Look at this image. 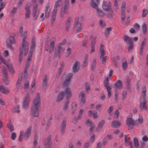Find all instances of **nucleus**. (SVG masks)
Returning a JSON list of instances; mask_svg holds the SVG:
<instances>
[{
    "label": "nucleus",
    "mask_w": 148,
    "mask_h": 148,
    "mask_svg": "<svg viewBox=\"0 0 148 148\" xmlns=\"http://www.w3.org/2000/svg\"><path fill=\"white\" fill-rule=\"evenodd\" d=\"M108 11L109 12L107 14L108 17L109 18H112L114 14L113 10L111 8Z\"/></svg>",
    "instance_id": "obj_39"
},
{
    "label": "nucleus",
    "mask_w": 148,
    "mask_h": 148,
    "mask_svg": "<svg viewBox=\"0 0 148 148\" xmlns=\"http://www.w3.org/2000/svg\"><path fill=\"white\" fill-rule=\"evenodd\" d=\"M104 46L102 44H101L100 48V51L101 53L100 58L101 59L102 64H105L106 61L107 59V56H105L104 57L105 54V52L104 49Z\"/></svg>",
    "instance_id": "obj_5"
},
{
    "label": "nucleus",
    "mask_w": 148,
    "mask_h": 148,
    "mask_svg": "<svg viewBox=\"0 0 148 148\" xmlns=\"http://www.w3.org/2000/svg\"><path fill=\"white\" fill-rule=\"evenodd\" d=\"M31 6L30 3H28L26 5L25 7V9L26 12H30V7Z\"/></svg>",
    "instance_id": "obj_45"
},
{
    "label": "nucleus",
    "mask_w": 148,
    "mask_h": 148,
    "mask_svg": "<svg viewBox=\"0 0 148 148\" xmlns=\"http://www.w3.org/2000/svg\"><path fill=\"white\" fill-rule=\"evenodd\" d=\"M112 88H111L107 89V90L108 92V98H110L111 96V89Z\"/></svg>",
    "instance_id": "obj_56"
},
{
    "label": "nucleus",
    "mask_w": 148,
    "mask_h": 148,
    "mask_svg": "<svg viewBox=\"0 0 148 148\" xmlns=\"http://www.w3.org/2000/svg\"><path fill=\"white\" fill-rule=\"evenodd\" d=\"M75 20L74 27V28L77 27V29L76 30V32L78 33L82 30L83 27L82 23L79 22V18L78 17L76 18Z\"/></svg>",
    "instance_id": "obj_8"
},
{
    "label": "nucleus",
    "mask_w": 148,
    "mask_h": 148,
    "mask_svg": "<svg viewBox=\"0 0 148 148\" xmlns=\"http://www.w3.org/2000/svg\"><path fill=\"white\" fill-rule=\"evenodd\" d=\"M61 3H59L57 1L56 2L54 5V10H56V12H57L58 10L57 8L60 5Z\"/></svg>",
    "instance_id": "obj_60"
},
{
    "label": "nucleus",
    "mask_w": 148,
    "mask_h": 148,
    "mask_svg": "<svg viewBox=\"0 0 148 148\" xmlns=\"http://www.w3.org/2000/svg\"><path fill=\"white\" fill-rule=\"evenodd\" d=\"M40 96L37 93L36 98L33 101L32 104L31 112L33 116L38 117L39 116V108L40 107Z\"/></svg>",
    "instance_id": "obj_2"
},
{
    "label": "nucleus",
    "mask_w": 148,
    "mask_h": 148,
    "mask_svg": "<svg viewBox=\"0 0 148 148\" xmlns=\"http://www.w3.org/2000/svg\"><path fill=\"white\" fill-rule=\"evenodd\" d=\"M129 45L128 47V50L129 51H130V50H132L133 49L134 46H133V41L131 42H129Z\"/></svg>",
    "instance_id": "obj_50"
},
{
    "label": "nucleus",
    "mask_w": 148,
    "mask_h": 148,
    "mask_svg": "<svg viewBox=\"0 0 148 148\" xmlns=\"http://www.w3.org/2000/svg\"><path fill=\"white\" fill-rule=\"evenodd\" d=\"M92 123V121H90L89 119L86 120V124L88 127H89L90 125Z\"/></svg>",
    "instance_id": "obj_64"
},
{
    "label": "nucleus",
    "mask_w": 148,
    "mask_h": 148,
    "mask_svg": "<svg viewBox=\"0 0 148 148\" xmlns=\"http://www.w3.org/2000/svg\"><path fill=\"white\" fill-rule=\"evenodd\" d=\"M122 66L123 69L124 70H125L127 67V61H125L124 62H123Z\"/></svg>",
    "instance_id": "obj_53"
},
{
    "label": "nucleus",
    "mask_w": 148,
    "mask_h": 148,
    "mask_svg": "<svg viewBox=\"0 0 148 148\" xmlns=\"http://www.w3.org/2000/svg\"><path fill=\"white\" fill-rule=\"evenodd\" d=\"M64 95H65L66 96L67 99L68 100V99L70 98L71 96V91L69 88H67L64 90Z\"/></svg>",
    "instance_id": "obj_23"
},
{
    "label": "nucleus",
    "mask_w": 148,
    "mask_h": 148,
    "mask_svg": "<svg viewBox=\"0 0 148 148\" xmlns=\"http://www.w3.org/2000/svg\"><path fill=\"white\" fill-rule=\"evenodd\" d=\"M33 53H32V51H30L29 54V56L27 58V61H30L31 60L32 58V55Z\"/></svg>",
    "instance_id": "obj_52"
},
{
    "label": "nucleus",
    "mask_w": 148,
    "mask_h": 148,
    "mask_svg": "<svg viewBox=\"0 0 148 148\" xmlns=\"http://www.w3.org/2000/svg\"><path fill=\"white\" fill-rule=\"evenodd\" d=\"M0 91L4 94H8L10 91L9 89L7 88H5L2 85H0Z\"/></svg>",
    "instance_id": "obj_25"
},
{
    "label": "nucleus",
    "mask_w": 148,
    "mask_h": 148,
    "mask_svg": "<svg viewBox=\"0 0 148 148\" xmlns=\"http://www.w3.org/2000/svg\"><path fill=\"white\" fill-rule=\"evenodd\" d=\"M50 12V8L49 6H47L45 10V16L48 18L49 16Z\"/></svg>",
    "instance_id": "obj_29"
},
{
    "label": "nucleus",
    "mask_w": 148,
    "mask_h": 148,
    "mask_svg": "<svg viewBox=\"0 0 148 148\" xmlns=\"http://www.w3.org/2000/svg\"><path fill=\"white\" fill-rule=\"evenodd\" d=\"M7 127L10 130V131H13L14 129V126L12 124H7Z\"/></svg>",
    "instance_id": "obj_43"
},
{
    "label": "nucleus",
    "mask_w": 148,
    "mask_h": 148,
    "mask_svg": "<svg viewBox=\"0 0 148 148\" xmlns=\"http://www.w3.org/2000/svg\"><path fill=\"white\" fill-rule=\"evenodd\" d=\"M138 123L137 121H134L131 118L128 117L126 121V124L128 125L131 129L133 128L134 126L137 125Z\"/></svg>",
    "instance_id": "obj_10"
},
{
    "label": "nucleus",
    "mask_w": 148,
    "mask_h": 148,
    "mask_svg": "<svg viewBox=\"0 0 148 148\" xmlns=\"http://www.w3.org/2000/svg\"><path fill=\"white\" fill-rule=\"evenodd\" d=\"M113 138V136L110 134H108L105 137V140L107 139L108 140H110Z\"/></svg>",
    "instance_id": "obj_57"
},
{
    "label": "nucleus",
    "mask_w": 148,
    "mask_h": 148,
    "mask_svg": "<svg viewBox=\"0 0 148 148\" xmlns=\"http://www.w3.org/2000/svg\"><path fill=\"white\" fill-rule=\"evenodd\" d=\"M146 88L145 86H143L142 87V90L141 91V95L142 98L146 99Z\"/></svg>",
    "instance_id": "obj_28"
},
{
    "label": "nucleus",
    "mask_w": 148,
    "mask_h": 148,
    "mask_svg": "<svg viewBox=\"0 0 148 148\" xmlns=\"http://www.w3.org/2000/svg\"><path fill=\"white\" fill-rule=\"evenodd\" d=\"M63 69L59 68L57 72V74H56V77H58L62 73V71Z\"/></svg>",
    "instance_id": "obj_55"
},
{
    "label": "nucleus",
    "mask_w": 148,
    "mask_h": 148,
    "mask_svg": "<svg viewBox=\"0 0 148 148\" xmlns=\"http://www.w3.org/2000/svg\"><path fill=\"white\" fill-rule=\"evenodd\" d=\"M77 104L76 102H74L72 104V114H73L77 108Z\"/></svg>",
    "instance_id": "obj_36"
},
{
    "label": "nucleus",
    "mask_w": 148,
    "mask_h": 148,
    "mask_svg": "<svg viewBox=\"0 0 148 148\" xmlns=\"http://www.w3.org/2000/svg\"><path fill=\"white\" fill-rule=\"evenodd\" d=\"M64 93L63 92H60L57 97L56 101L59 102L61 101L64 98Z\"/></svg>",
    "instance_id": "obj_21"
},
{
    "label": "nucleus",
    "mask_w": 148,
    "mask_h": 148,
    "mask_svg": "<svg viewBox=\"0 0 148 148\" xmlns=\"http://www.w3.org/2000/svg\"><path fill=\"white\" fill-rule=\"evenodd\" d=\"M51 137L49 135L47 138L45 143V148H49V146L52 144Z\"/></svg>",
    "instance_id": "obj_17"
},
{
    "label": "nucleus",
    "mask_w": 148,
    "mask_h": 148,
    "mask_svg": "<svg viewBox=\"0 0 148 148\" xmlns=\"http://www.w3.org/2000/svg\"><path fill=\"white\" fill-rule=\"evenodd\" d=\"M6 66L9 69V71L10 72V73L12 74H13L15 72L14 69L13 68L12 66L11 65H9L8 64H6Z\"/></svg>",
    "instance_id": "obj_38"
},
{
    "label": "nucleus",
    "mask_w": 148,
    "mask_h": 148,
    "mask_svg": "<svg viewBox=\"0 0 148 148\" xmlns=\"http://www.w3.org/2000/svg\"><path fill=\"white\" fill-rule=\"evenodd\" d=\"M83 110L82 109H81L79 110V113L78 114V115L77 117H76L74 119L72 120V122L75 124L76 123L78 119H80L82 115L83 114Z\"/></svg>",
    "instance_id": "obj_18"
},
{
    "label": "nucleus",
    "mask_w": 148,
    "mask_h": 148,
    "mask_svg": "<svg viewBox=\"0 0 148 148\" xmlns=\"http://www.w3.org/2000/svg\"><path fill=\"white\" fill-rule=\"evenodd\" d=\"M49 79V77L48 75L46 74L43 77L42 86L44 88H45L47 85V83Z\"/></svg>",
    "instance_id": "obj_19"
},
{
    "label": "nucleus",
    "mask_w": 148,
    "mask_h": 148,
    "mask_svg": "<svg viewBox=\"0 0 148 148\" xmlns=\"http://www.w3.org/2000/svg\"><path fill=\"white\" fill-rule=\"evenodd\" d=\"M79 95L81 96V97L80 103L82 105H84L85 102V95L83 92H81L79 93Z\"/></svg>",
    "instance_id": "obj_22"
},
{
    "label": "nucleus",
    "mask_w": 148,
    "mask_h": 148,
    "mask_svg": "<svg viewBox=\"0 0 148 148\" xmlns=\"http://www.w3.org/2000/svg\"><path fill=\"white\" fill-rule=\"evenodd\" d=\"M147 100L146 99L141 98L140 99L139 108L140 110L142 111L143 110H147Z\"/></svg>",
    "instance_id": "obj_9"
},
{
    "label": "nucleus",
    "mask_w": 148,
    "mask_h": 148,
    "mask_svg": "<svg viewBox=\"0 0 148 148\" xmlns=\"http://www.w3.org/2000/svg\"><path fill=\"white\" fill-rule=\"evenodd\" d=\"M3 80L5 82V84H8V79L7 75H3Z\"/></svg>",
    "instance_id": "obj_61"
},
{
    "label": "nucleus",
    "mask_w": 148,
    "mask_h": 148,
    "mask_svg": "<svg viewBox=\"0 0 148 148\" xmlns=\"http://www.w3.org/2000/svg\"><path fill=\"white\" fill-rule=\"evenodd\" d=\"M73 75L72 73H69L66 75L64 74L62 75L61 78V80H64L65 78V80L63 81L62 84L63 86H68L69 84L71 79L72 78Z\"/></svg>",
    "instance_id": "obj_3"
},
{
    "label": "nucleus",
    "mask_w": 148,
    "mask_h": 148,
    "mask_svg": "<svg viewBox=\"0 0 148 148\" xmlns=\"http://www.w3.org/2000/svg\"><path fill=\"white\" fill-rule=\"evenodd\" d=\"M14 36H10V38L6 40V44L7 46L9 47L12 48V44H14Z\"/></svg>",
    "instance_id": "obj_15"
},
{
    "label": "nucleus",
    "mask_w": 148,
    "mask_h": 148,
    "mask_svg": "<svg viewBox=\"0 0 148 148\" xmlns=\"http://www.w3.org/2000/svg\"><path fill=\"white\" fill-rule=\"evenodd\" d=\"M102 7L103 10L105 11H109L111 9V5L110 2H107L105 1H103Z\"/></svg>",
    "instance_id": "obj_11"
},
{
    "label": "nucleus",
    "mask_w": 148,
    "mask_h": 148,
    "mask_svg": "<svg viewBox=\"0 0 148 148\" xmlns=\"http://www.w3.org/2000/svg\"><path fill=\"white\" fill-rule=\"evenodd\" d=\"M66 40L64 39L63 42H62L60 43L57 48L55 49V51L54 53V57H58L60 58L61 56V50L62 49L61 48V46L64 45L66 43Z\"/></svg>",
    "instance_id": "obj_6"
},
{
    "label": "nucleus",
    "mask_w": 148,
    "mask_h": 148,
    "mask_svg": "<svg viewBox=\"0 0 148 148\" xmlns=\"http://www.w3.org/2000/svg\"><path fill=\"white\" fill-rule=\"evenodd\" d=\"M66 119L63 120L62 121L61 130V133L62 134H63L66 128Z\"/></svg>",
    "instance_id": "obj_20"
},
{
    "label": "nucleus",
    "mask_w": 148,
    "mask_h": 148,
    "mask_svg": "<svg viewBox=\"0 0 148 148\" xmlns=\"http://www.w3.org/2000/svg\"><path fill=\"white\" fill-rule=\"evenodd\" d=\"M136 121H137V123H138L137 124V125L140 123H142L143 122V119L142 116H139L138 120H136Z\"/></svg>",
    "instance_id": "obj_59"
},
{
    "label": "nucleus",
    "mask_w": 148,
    "mask_h": 148,
    "mask_svg": "<svg viewBox=\"0 0 148 148\" xmlns=\"http://www.w3.org/2000/svg\"><path fill=\"white\" fill-rule=\"evenodd\" d=\"M80 65V64L79 62L76 61L75 62L72 68V71L73 73L78 71L79 69Z\"/></svg>",
    "instance_id": "obj_16"
},
{
    "label": "nucleus",
    "mask_w": 148,
    "mask_h": 148,
    "mask_svg": "<svg viewBox=\"0 0 148 148\" xmlns=\"http://www.w3.org/2000/svg\"><path fill=\"white\" fill-rule=\"evenodd\" d=\"M134 27L136 30H138L140 29V26L138 23H136L134 25Z\"/></svg>",
    "instance_id": "obj_63"
},
{
    "label": "nucleus",
    "mask_w": 148,
    "mask_h": 148,
    "mask_svg": "<svg viewBox=\"0 0 148 148\" xmlns=\"http://www.w3.org/2000/svg\"><path fill=\"white\" fill-rule=\"evenodd\" d=\"M99 3V2L98 3L97 2H94L93 0V8L96 10L97 13L100 16L102 17L104 16V13L102 10L99 9L98 5Z\"/></svg>",
    "instance_id": "obj_12"
},
{
    "label": "nucleus",
    "mask_w": 148,
    "mask_h": 148,
    "mask_svg": "<svg viewBox=\"0 0 148 148\" xmlns=\"http://www.w3.org/2000/svg\"><path fill=\"white\" fill-rule=\"evenodd\" d=\"M54 38L51 39L50 42V45H49L48 44H46L45 46V50L47 51H49L50 53H52L54 50L55 43Z\"/></svg>",
    "instance_id": "obj_7"
},
{
    "label": "nucleus",
    "mask_w": 148,
    "mask_h": 148,
    "mask_svg": "<svg viewBox=\"0 0 148 148\" xmlns=\"http://www.w3.org/2000/svg\"><path fill=\"white\" fill-rule=\"evenodd\" d=\"M103 83L104 84V86L106 89L112 88L111 86H109L108 77H106L105 78V79Z\"/></svg>",
    "instance_id": "obj_24"
},
{
    "label": "nucleus",
    "mask_w": 148,
    "mask_h": 148,
    "mask_svg": "<svg viewBox=\"0 0 148 148\" xmlns=\"http://www.w3.org/2000/svg\"><path fill=\"white\" fill-rule=\"evenodd\" d=\"M57 12L56 10H53L52 12V15L51 16V18L52 21H54L55 20Z\"/></svg>",
    "instance_id": "obj_41"
},
{
    "label": "nucleus",
    "mask_w": 148,
    "mask_h": 148,
    "mask_svg": "<svg viewBox=\"0 0 148 148\" xmlns=\"http://www.w3.org/2000/svg\"><path fill=\"white\" fill-rule=\"evenodd\" d=\"M146 38H145L141 42L139 52V53L140 56H142L143 55V50L146 45Z\"/></svg>",
    "instance_id": "obj_14"
},
{
    "label": "nucleus",
    "mask_w": 148,
    "mask_h": 148,
    "mask_svg": "<svg viewBox=\"0 0 148 148\" xmlns=\"http://www.w3.org/2000/svg\"><path fill=\"white\" fill-rule=\"evenodd\" d=\"M23 27H21L19 28V32L21 36L23 37V38L22 39V47H21L20 48V52L19 56V61L20 63H21L23 58V52L24 49L25 50L24 52L25 55L27 53L29 50V43L26 40L27 37V32L25 31L23 33Z\"/></svg>",
    "instance_id": "obj_1"
},
{
    "label": "nucleus",
    "mask_w": 148,
    "mask_h": 148,
    "mask_svg": "<svg viewBox=\"0 0 148 148\" xmlns=\"http://www.w3.org/2000/svg\"><path fill=\"white\" fill-rule=\"evenodd\" d=\"M36 46L35 40L34 38H32L31 41V45L30 46V51H32L33 53L34 51V48Z\"/></svg>",
    "instance_id": "obj_31"
},
{
    "label": "nucleus",
    "mask_w": 148,
    "mask_h": 148,
    "mask_svg": "<svg viewBox=\"0 0 148 148\" xmlns=\"http://www.w3.org/2000/svg\"><path fill=\"white\" fill-rule=\"evenodd\" d=\"M133 142L134 146L136 148H138L139 145L138 143V138L136 137L134 138L133 139Z\"/></svg>",
    "instance_id": "obj_40"
},
{
    "label": "nucleus",
    "mask_w": 148,
    "mask_h": 148,
    "mask_svg": "<svg viewBox=\"0 0 148 148\" xmlns=\"http://www.w3.org/2000/svg\"><path fill=\"white\" fill-rule=\"evenodd\" d=\"M69 101L68 100L64 104V106L63 108V110L65 111H66L68 110V103H69Z\"/></svg>",
    "instance_id": "obj_46"
},
{
    "label": "nucleus",
    "mask_w": 148,
    "mask_h": 148,
    "mask_svg": "<svg viewBox=\"0 0 148 148\" xmlns=\"http://www.w3.org/2000/svg\"><path fill=\"white\" fill-rule=\"evenodd\" d=\"M148 13L147 10L143 9V14H142V16L143 17H145L147 15Z\"/></svg>",
    "instance_id": "obj_58"
},
{
    "label": "nucleus",
    "mask_w": 148,
    "mask_h": 148,
    "mask_svg": "<svg viewBox=\"0 0 148 148\" xmlns=\"http://www.w3.org/2000/svg\"><path fill=\"white\" fill-rule=\"evenodd\" d=\"M32 127L29 126L26 130L25 134H22V131L20 133V135L18 138L19 140L21 142L22 138H24L25 140H27L31 135Z\"/></svg>",
    "instance_id": "obj_4"
},
{
    "label": "nucleus",
    "mask_w": 148,
    "mask_h": 148,
    "mask_svg": "<svg viewBox=\"0 0 148 148\" xmlns=\"http://www.w3.org/2000/svg\"><path fill=\"white\" fill-rule=\"evenodd\" d=\"M120 125V122L118 121H114L111 123V126L113 127L117 128Z\"/></svg>",
    "instance_id": "obj_27"
},
{
    "label": "nucleus",
    "mask_w": 148,
    "mask_h": 148,
    "mask_svg": "<svg viewBox=\"0 0 148 148\" xmlns=\"http://www.w3.org/2000/svg\"><path fill=\"white\" fill-rule=\"evenodd\" d=\"M39 12L37 11H33V17L34 20H36L38 15Z\"/></svg>",
    "instance_id": "obj_48"
},
{
    "label": "nucleus",
    "mask_w": 148,
    "mask_h": 148,
    "mask_svg": "<svg viewBox=\"0 0 148 148\" xmlns=\"http://www.w3.org/2000/svg\"><path fill=\"white\" fill-rule=\"evenodd\" d=\"M124 40L126 42H128L129 43V42H133L132 38L129 37L126 35H125L124 36Z\"/></svg>",
    "instance_id": "obj_33"
},
{
    "label": "nucleus",
    "mask_w": 148,
    "mask_h": 148,
    "mask_svg": "<svg viewBox=\"0 0 148 148\" xmlns=\"http://www.w3.org/2000/svg\"><path fill=\"white\" fill-rule=\"evenodd\" d=\"M29 94L27 93L25 96L23 102V107L25 108L29 106Z\"/></svg>",
    "instance_id": "obj_13"
},
{
    "label": "nucleus",
    "mask_w": 148,
    "mask_h": 148,
    "mask_svg": "<svg viewBox=\"0 0 148 148\" xmlns=\"http://www.w3.org/2000/svg\"><path fill=\"white\" fill-rule=\"evenodd\" d=\"M147 25L145 23H143L142 25V29L143 33L144 35H146L147 31Z\"/></svg>",
    "instance_id": "obj_35"
},
{
    "label": "nucleus",
    "mask_w": 148,
    "mask_h": 148,
    "mask_svg": "<svg viewBox=\"0 0 148 148\" xmlns=\"http://www.w3.org/2000/svg\"><path fill=\"white\" fill-rule=\"evenodd\" d=\"M23 77V73H20L19 77L18 78L17 81L16 83L17 86L18 88H19L21 86V82L22 81Z\"/></svg>",
    "instance_id": "obj_26"
},
{
    "label": "nucleus",
    "mask_w": 148,
    "mask_h": 148,
    "mask_svg": "<svg viewBox=\"0 0 148 148\" xmlns=\"http://www.w3.org/2000/svg\"><path fill=\"white\" fill-rule=\"evenodd\" d=\"M85 89L86 92H88L90 90V83L87 82L86 83Z\"/></svg>",
    "instance_id": "obj_47"
},
{
    "label": "nucleus",
    "mask_w": 148,
    "mask_h": 148,
    "mask_svg": "<svg viewBox=\"0 0 148 148\" xmlns=\"http://www.w3.org/2000/svg\"><path fill=\"white\" fill-rule=\"evenodd\" d=\"M68 8H66L64 6L61 9L60 16L61 17H63L64 14L66 13V10H67Z\"/></svg>",
    "instance_id": "obj_32"
},
{
    "label": "nucleus",
    "mask_w": 148,
    "mask_h": 148,
    "mask_svg": "<svg viewBox=\"0 0 148 148\" xmlns=\"http://www.w3.org/2000/svg\"><path fill=\"white\" fill-rule=\"evenodd\" d=\"M126 3L123 2L121 6V13H125V10L126 9Z\"/></svg>",
    "instance_id": "obj_42"
},
{
    "label": "nucleus",
    "mask_w": 148,
    "mask_h": 148,
    "mask_svg": "<svg viewBox=\"0 0 148 148\" xmlns=\"http://www.w3.org/2000/svg\"><path fill=\"white\" fill-rule=\"evenodd\" d=\"M119 112L118 110L116 109L114 113V117L116 118H118L119 117Z\"/></svg>",
    "instance_id": "obj_62"
},
{
    "label": "nucleus",
    "mask_w": 148,
    "mask_h": 148,
    "mask_svg": "<svg viewBox=\"0 0 148 148\" xmlns=\"http://www.w3.org/2000/svg\"><path fill=\"white\" fill-rule=\"evenodd\" d=\"M71 19V18L68 17L66 22L65 25V29L67 31L70 26Z\"/></svg>",
    "instance_id": "obj_30"
},
{
    "label": "nucleus",
    "mask_w": 148,
    "mask_h": 148,
    "mask_svg": "<svg viewBox=\"0 0 148 148\" xmlns=\"http://www.w3.org/2000/svg\"><path fill=\"white\" fill-rule=\"evenodd\" d=\"M112 30V28L110 27L106 28L105 29L104 33L106 37H107L108 36L109 34Z\"/></svg>",
    "instance_id": "obj_34"
},
{
    "label": "nucleus",
    "mask_w": 148,
    "mask_h": 148,
    "mask_svg": "<svg viewBox=\"0 0 148 148\" xmlns=\"http://www.w3.org/2000/svg\"><path fill=\"white\" fill-rule=\"evenodd\" d=\"M105 122L104 120H102L99 122L98 125V127L99 128H101Z\"/></svg>",
    "instance_id": "obj_49"
},
{
    "label": "nucleus",
    "mask_w": 148,
    "mask_h": 148,
    "mask_svg": "<svg viewBox=\"0 0 148 148\" xmlns=\"http://www.w3.org/2000/svg\"><path fill=\"white\" fill-rule=\"evenodd\" d=\"M117 88H122V82L120 80H117L114 84Z\"/></svg>",
    "instance_id": "obj_37"
},
{
    "label": "nucleus",
    "mask_w": 148,
    "mask_h": 148,
    "mask_svg": "<svg viewBox=\"0 0 148 148\" xmlns=\"http://www.w3.org/2000/svg\"><path fill=\"white\" fill-rule=\"evenodd\" d=\"M127 92L126 91H124L122 93V99H125L127 97Z\"/></svg>",
    "instance_id": "obj_51"
},
{
    "label": "nucleus",
    "mask_w": 148,
    "mask_h": 148,
    "mask_svg": "<svg viewBox=\"0 0 148 148\" xmlns=\"http://www.w3.org/2000/svg\"><path fill=\"white\" fill-rule=\"evenodd\" d=\"M19 108L20 106L18 105H17L16 108H14L13 112H14L19 113L20 112L19 110Z\"/></svg>",
    "instance_id": "obj_54"
},
{
    "label": "nucleus",
    "mask_w": 148,
    "mask_h": 148,
    "mask_svg": "<svg viewBox=\"0 0 148 148\" xmlns=\"http://www.w3.org/2000/svg\"><path fill=\"white\" fill-rule=\"evenodd\" d=\"M88 58V55L87 54H86L84 58V61L83 62V66H85L87 64V60Z\"/></svg>",
    "instance_id": "obj_44"
}]
</instances>
